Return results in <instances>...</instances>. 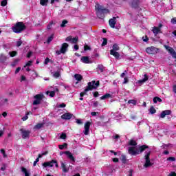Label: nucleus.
Returning <instances> with one entry per match:
<instances>
[{
	"label": "nucleus",
	"mask_w": 176,
	"mask_h": 176,
	"mask_svg": "<svg viewBox=\"0 0 176 176\" xmlns=\"http://www.w3.org/2000/svg\"><path fill=\"white\" fill-rule=\"evenodd\" d=\"M129 145H131L130 147L128 148V153L131 156H137V155H140V153H142L144 151H146L149 147L146 145L137 146V142L133 140H131L129 142Z\"/></svg>",
	"instance_id": "nucleus-1"
},
{
	"label": "nucleus",
	"mask_w": 176,
	"mask_h": 176,
	"mask_svg": "<svg viewBox=\"0 0 176 176\" xmlns=\"http://www.w3.org/2000/svg\"><path fill=\"white\" fill-rule=\"evenodd\" d=\"M95 10L96 12L97 16L101 20L104 19L105 14H108V13H109V10L104 8L102 6L98 3H96Z\"/></svg>",
	"instance_id": "nucleus-2"
},
{
	"label": "nucleus",
	"mask_w": 176,
	"mask_h": 176,
	"mask_svg": "<svg viewBox=\"0 0 176 176\" xmlns=\"http://www.w3.org/2000/svg\"><path fill=\"white\" fill-rule=\"evenodd\" d=\"M100 86V81H92L88 82V85L87 86L86 89H85L84 92H81L80 94V97H83L87 91H90V90H93V89H97Z\"/></svg>",
	"instance_id": "nucleus-3"
},
{
	"label": "nucleus",
	"mask_w": 176,
	"mask_h": 176,
	"mask_svg": "<svg viewBox=\"0 0 176 176\" xmlns=\"http://www.w3.org/2000/svg\"><path fill=\"white\" fill-rule=\"evenodd\" d=\"M24 30H25V25H24L23 22H18L12 27V31L15 32V34H20V32H22Z\"/></svg>",
	"instance_id": "nucleus-4"
},
{
	"label": "nucleus",
	"mask_w": 176,
	"mask_h": 176,
	"mask_svg": "<svg viewBox=\"0 0 176 176\" xmlns=\"http://www.w3.org/2000/svg\"><path fill=\"white\" fill-rule=\"evenodd\" d=\"M151 150H147L144 153L145 164L144 165V167H145V168H148V167H151V166H152V163H151V159L149 158V156H151Z\"/></svg>",
	"instance_id": "nucleus-5"
},
{
	"label": "nucleus",
	"mask_w": 176,
	"mask_h": 176,
	"mask_svg": "<svg viewBox=\"0 0 176 176\" xmlns=\"http://www.w3.org/2000/svg\"><path fill=\"white\" fill-rule=\"evenodd\" d=\"M68 43H64L62 44L60 49L59 50L56 51V54L60 56V54H65L68 51Z\"/></svg>",
	"instance_id": "nucleus-6"
},
{
	"label": "nucleus",
	"mask_w": 176,
	"mask_h": 176,
	"mask_svg": "<svg viewBox=\"0 0 176 176\" xmlns=\"http://www.w3.org/2000/svg\"><path fill=\"white\" fill-rule=\"evenodd\" d=\"M45 98V95L43 94H36L34 96V100L33 101V105H39L42 102V100Z\"/></svg>",
	"instance_id": "nucleus-7"
},
{
	"label": "nucleus",
	"mask_w": 176,
	"mask_h": 176,
	"mask_svg": "<svg viewBox=\"0 0 176 176\" xmlns=\"http://www.w3.org/2000/svg\"><path fill=\"white\" fill-rule=\"evenodd\" d=\"M146 52L148 53V54H157V53H159V49L151 46L147 47L146 49Z\"/></svg>",
	"instance_id": "nucleus-8"
},
{
	"label": "nucleus",
	"mask_w": 176,
	"mask_h": 176,
	"mask_svg": "<svg viewBox=\"0 0 176 176\" xmlns=\"http://www.w3.org/2000/svg\"><path fill=\"white\" fill-rule=\"evenodd\" d=\"M53 164H55L56 167H58V164H57V161L56 160H52L50 162H44L43 164V167H53Z\"/></svg>",
	"instance_id": "nucleus-9"
},
{
	"label": "nucleus",
	"mask_w": 176,
	"mask_h": 176,
	"mask_svg": "<svg viewBox=\"0 0 176 176\" xmlns=\"http://www.w3.org/2000/svg\"><path fill=\"white\" fill-rule=\"evenodd\" d=\"M164 47L167 52H168L170 56H172L173 58H176V52L175 50H174V48L168 45H164Z\"/></svg>",
	"instance_id": "nucleus-10"
},
{
	"label": "nucleus",
	"mask_w": 176,
	"mask_h": 176,
	"mask_svg": "<svg viewBox=\"0 0 176 176\" xmlns=\"http://www.w3.org/2000/svg\"><path fill=\"white\" fill-rule=\"evenodd\" d=\"M21 133L22 134V138L23 139L28 138L30 137V134H31V131L23 129H21Z\"/></svg>",
	"instance_id": "nucleus-11"
},
{
	"label": "nucleus",
	"mask_w": 176,
	"mask_h": 176,
	"mask_svg": "<svg viewBox=\"0 0 176 176\" xmlns=\"http://www.w3.org/2000/svg\"><path fill=\"white\" fill-rule=\"evenodd\" d=\"M91 124V123L90 122H87L85 124V131H84V134L85 135H89V132L90 131V125Z\"/></svg>",
	"instance_id": "nucleus-12"
},
{
	"label": "nucleus",
	"mask_w": 176,
	"mask_h": 176,
	"mask_svg": "<svg viewBox=\"0 0 176 176\" xmlns=\"http://www.w3.org/2000/svg\"><path fill=\"white\" fill-rule=\"evenodd\" d=\"M65 155L67 156V159L71 160L72 162L75 163V157L72 155V153L69 151H65Z\"/></svg>",
	"instance_id": "nucleus-13"
},
{
	"label": "nucleus",
	"mask_w": 176,
	"mask_h": 176,
	"mask_svg": "<svg viewBox=\"0 0 176 176\" xmlns=\"http://www.w3.org/2000/svg\"><path fill=\"white\" fill-rule=\"evenodd\" d=\"M80 60L84 64H91L93 63L90 60V58H89V56H82Z\"/></svg>",
	"instance_id": "nucleus-14"
},
{
	"label": "nucleus",
	"mask_w": 176,
	"mask_h": 176,
	"mask_svg": "<svg viewBox=\"0 0 176 176\" xmlns=\"http://www.w3.org/2000/svg\"><path fill=\"white\" fill-rule=\"evenodd\" d=\"M152 32H153L155 36H156L158 34H162V29L157 28L156 26L153 28Z\"/></svg>",
	"instance_id": "nucleus-15"
},
{
	"label": "nucleus",
	"mask_w": 176,
	"mask_h": 176,
	"mask_svg": "<svg viewBox=\"0 0 176 176\" xmlns=\"http://www.w3.org/2000/svg\"><path fill=\"white\" fill-rule=\"evenodd\" d=\"M168 115H171V111L170 110H165L161 113L160 118L162 119H164L166 118V116H167Z\"/></svg>",
	"instance_id": "nucleus-16"
},
{
	"label": "nucleus",
	"mask_w": 176,
	"mask_h": 176,
	"mask_svg": "<svg viewBox=\"0 0 176 176\" xmlns=\"http://www.w3.org/2000/svg\"><path fill=\"white\" fill-rule=\"evenodd\" d=\"M71 118H72V114H71L70 113H66L61 116V118L64 119L65 120H69Z\"/></svg>",
	"instance_id": "nucleus-17"
},
{
	"label": "nucleus",
	"mask_w": 176,
	"mask_h": 176,
	"mask_svg": "<svg viewBox=\"0 0 176 176\" xmlns=\"http://www.w3.org/2000/svg\"><path fill=\"white\" fill-rule=\"evenodd\" d=\"M109 25L111 28H115V25L116 24V17H113L109 21Z\"/></svg>",
	"instance_id": "nucleus-18"
},
{
	"label": "nucleus",
	"mask_w": 176,
	"mask_h": 176,
	"mask_svg": "<svg viewBox=\"0 0 176 176\" xmlns=\"http://www.w3.org/2000/svg\"><path fill=\"white\" fill-rule=\"evenodd\" d=\"M60 165L63 173H68V171H69V168H67L63 162H60Z\"/></svg>",
	"instance_id": "nucleus-19"
},
{
	"label": "nucleus",
	"mask_w": 176,
	"mask_h": 176,
	"mask_svg": "<svg viewBox=\"0 0 176 176\" xmlns=\"http://www.w3.org/2000/svg\"><path fill=\"white\" fill-rule=\"evenodd\" d=\"M132 8H138V4L140 3V0H131Z\"/></svg>",
	"instance_id": "nucleus-20"
},
{
	"label": "nucleus",
	"mask_w": 176,
	"mask_h": 176,
	"mask_svg": "<svg viewBox=\"0 0 176 176\" xmlns=\"http://www.w3.org/2000/svg\"><path fill=\"white\" fill-rule=\"evenodd\" d=\"M149 79V77L148 76V75L144 74V78L142 80H138V83H140V85H142L143 83H145V82H146V80H148Z\"/></svg>",
	"instance_id": "nucleus-21"
},
{
	"label": "nucleus",
	"mask_w": 176,
	"mask_h": 176,
	"mask_svg": "<svg viewBox=\"0 0 176 176\" xmlns=\"http://www.w3.org/2000/svg\"><path fill=\"white\" fill-rule=\"evenodd\" d=\"M74 78H75L76 80H78V82H80V80H82V79H83V76H82V75H80L79 74H76L74 75Z\"/></svg>",
	"instance_id": "nucleus-22"
},
{
	"label": "nucleus",
	"mask_w": 176,
	"mask_h": 176,
	"mask_svg": "<svg viewBox=\"0 0 176 176\" xmlns=\"http://www.w3.org/2000/svg\"><path fill=\"white\" fill-rule=\"evenodd\" d=\"M110 54H111V56H114L115 58L117 59L119 58V57H120V54L116 51V52L110 51Z\"/></svg>",
	"instance_id": "nucleus-23"
},
{
	"label": "nucleus",
	"mask_w": 176,
	"mask_h": 176,
	"mask_svg": "<svg viewBox=\"0 0 176 176\" xmlns=\"http://www.w3.org/2000/svg\"><path fill=\"white\" fill-rule=\"evenodd\" d=\"M112 96L110 94H106L100 98V100H107L108 98H111Z\"/></svg>",
	"instance_id": "nucleus-24"
},
{
	"label": "nucleus",
	"mask_w": 176,
	"mask_h": 176,
	"mask_svg": "<svg viewBox=\"0 0 176 176\" xmlns=\"http://www.w3.org/2000/svg\"><path fill=\"white\" fill-rule=\"evenodd\" d=\"M42 127H43V124L38 123V124H37L34 126V130H39V129H42Z\"/></svg>",
	"instance_id": "nucleus-25"
},
{
	"label": "nucleus",
	"mask_w": 176,
	"mask_h": 176,
	"mask_svg": "<svg viewBox=\"0 0 176 176\" xmlns=\"http://www.w3.org/2000/svg\"><path fill=\"white\" fill-rule=\"evenodd\" d=\"M48 2H49V0H40V4L42 6H47Z\"/></svg>",
	"instance_id": "nucleus-26"
},
{
	"label": "nucleus",
	"mask_w": 176,
	"mask_h": 176,
	"mask_svg": "<svg viewBox=\"0 0 176 176\" xmlns=\"http://www.w3.org/2000/svg\"><path fill=\"white\" fill-rule=\"evenodd\" d=\"M118 50H119V45H118V44H114L113 45V49L111 50L110 52H118Z\"/></svg>",
	"instance_id": "nucleus-27"
},
{
	"label": "nucleus",
	"mask_w": 176,
	"mask_h": 176,
	"mask_svg": "<svg viewBox=\"0 0 176 176\" xmlns=\"http://www.w3.org/2000/svg\"><path fill=\"white\" fill-rule=\"evenodd\" d=\"M154 104H156L158 101V102H162V99L157 96L155 97L153 100Z\"/></svg>",
	"instance_id": "nucleus-28"
},
{
	"label": "nucleus",
	"mask_w": 176,
	"mask_h": 176,
	"mask_svg": "<svg viewBox=\"0 0 176 176\" xmlns=\"http://www.w3.org/2000/svg\"><path fill=\"white\" fill-rule=\"evenodd\" d=\"M47 94H50V97H54L56 96V92L54 91H47Z\"/></svg>",
	"instance_id": "nucleus-29"
},
{
	"label": "nucleus",
	"mask_w": 176,
	"mask_h": 176,
	"mask_svg": "<svg viewBox=\"0 0 176 176\" xmlns=\"http://www.w3.org/2000/svg\"><path fill=\"white\" fill-rule=\"evenodd\" d=\"M59 149L63 150L64 148H67V146H68V144L67 143H64L63 144H60L58 146Z\"/></svg>",
	"instance_id": "nucleus-30"
},
{
	"label": "nucleus",
	"mask_w": 176,
	"mask_h": 176,
	"mask_svg": "<svg viewBox=\"0 0 176 176\" xmlns=\"http://www.w3.org/2000/svg\"><path fill=\"white\" fill-rule=\"evenodd\" d=\"M22 173H24L25 176H30V173L27 171V169L25 168H21Z\"/></svg>",
	"instance_id": "nucleus-31"
},
{
	"label": "nucleus",
	"mask_w": 176,
	"mask_h": 176,
	"mask_svg": "<svg viewBox=\"0 0 176 176\" xmlns=\"http://www.w3.org/2000/svg\"><path fill=\"white\" fill-rule=\"evenodd\" d=\"M104 67L102 65H99L98 66V69L100 71V72H104Z\"/></svg>",
	"instance_id": "nucleus-32"
},
{
	"label": "nucleus",
	"mask_w": 176,
	"mask_h": 176,
	"mask_svg": "<svg viewBox=\"0 0 176 176\" xmlns=\"http://www.w3.org/2000/svg\"><path fill=\"white\" fill-rule=\"evenodd\" d=\"M149 112L151 115H153V113H156V109H154L153 107H151L149 109Z\"/></svg>",
	"instance_id": "nucleus-33"
},
{
	"label": "nucleus",
	"mask_w": 176,
	"mask_h": 176,
	"mask_svg": "<svg viewBox=\"0 0 176 176\" xmlns=\"http://www.w3.org/2000/svg\"><path fill=\"white\" fill-rule=\"evenodd\" d=\"M53 76L54 78H60V72H56L53 74Z\"/></svg>",
	"instance_id": "nucleus-34"
},
{
	"label": "nucleus",
	"mask_w": 176,
	"mask_h": 176,
	"mask_svg": "<svg viewBox=\"0 0 176 176\" xmlns=\"http://www.w3.org/2000/svg\"><path fill=\"white\" fill-rule=\"evenodd\" d=\"M129 104H132L133 105H137V100H130L128 101Z\"/></svg>",
	"instance_id": "nucleus-35"
},
{
	"label": "nucleus",
	"mask_w": 176,
	"mask_h": 176,
	"mask_svg": "<svg viewBox=\"0 0 176 176\" xmlns=\"http://www.w3.org/2000/svg\"><path fill=\"white\" fill-rule=\"evenodd\" d=\"M65 24H68V21L67 20L63 21L62 23L60 24V27L62 28H64V27H65Z\"/></svg>",
	"instance_id": "nucleus-36"
},
{
	"label": "nucleus",
	"mask_w": 176,
	"mask_h": 176,
	"mask_svg": "<svg viewBox=\"0 0 176 176\" xmlns=\"http://www.w3.org/2000/svg\"><path fill=\"white\" fill-rule=\"evenodd\" d=\"M1 153L3 155V157H8V155H6V153L5 151V149L1 148Z\"/></svg>",
	"instance_id": "nucleus-37"
},
{
	"label": "nucleus",
	"mask_w": 176,
	"mask_h": 176,
	"mask_svg": "<svg viewBox=\"0 0 176 176\" xmlns=\"http://www.w3.org/2000/svg\"><path fill=\"white\" fill-rule=\"evenodd\" d=\"M107 43H108V39H107V38H103L102 46H107Z\"/></svg>",
	"instance_id": "nucleus-38"
},
{
	"label": "nucleus",
	"mask_w": 176,
	"mask_h": 176,
	"mask_svg": "<svg viewBox=\"0 0 176 176\" xmlns=\"http://www.w3.org/2000/svg\"><path fill=\"white\" fill-rule=\"evenodd\" d=\"M53 38H54V34H52L47 41V43H49L50 42H52L53 41Z\"/></svg>",
	"instance_id": "nucleus-39"
},
{
	"label": "nucleus",
	"mask_w": 176,
	"mask_h": 176,
	"mask_svg": "<svg viewBox=\"0 0 176 176\" xmlns=\"http://www.w3.org/2000/svg\"><path fill=\"white\" fill-rule=\"evenodd\" d=\"M9 54H10V57H14V56H16V54H17V52L12 51L11 52H9Z\"/></svg>",
	"instance_id": "nucleus-40"
},
{
	"label": "nucleus",
	"mask_w": 176,
	"mask_h": 176,
	"mask_svg": "<svg viewBox=\"0 0 176 176\" xmlns=\"http://www.w3.org/2000/svg\"><path fill=\"white\" fill-rule=\"evenodd\" d=\"M28 115H30V112H28L25 114V116L22 118V120H23V122H25V120H27V119H28Z\"/></svg>",
	"instance_id": "nucleus-41"
},
{
	"label": "nucleus",
	"mask_w": 176,
	"mask_h": 176,
	"mask_svg": "<svg viewBox=\"0 0 176 176\" xmlns=\"http://www.w3.org/2000/svg\"><path fill=\"white\" fill-rule=\"evenodd\" d=\"M8 5V0H3L1 3V6H6Z\"/></svg>",
	"instance_id": "nucleus-42"
},
{
	"label": "nucleus",
	"mask_w": 176,
	"mask_h": 176,
	"mask_svg": "<svg viewBox=\"0 0 176 176\" xmlns=\"http://www.w3.org/2000/svg\"><path fill=\"white\" fill-rule=\"evenodd\" d=\"M1 166H2L1 168V171H5V170H6V164L3 163Z\"/></svg>",
	"instance_id": "nucleus-43"
},
{
	"label": "nucleus",
	"mask_w": 176,
	"mask_h": 176,
	"mask_svg": "<svg viewBox=\"0 0 176 176\" xmlns=\"http://www.w3.org/2000/svg\"><path fill=\"white\" fill-rule=\"evenodd\" d=\"M31 65H32V60H29L24 66V67L25 68V67H31Z\"/></svg>",
	"instance_id": "nucleus-44"
},
{
	"label": "nucleus",
	"mask_w": 176,
	"mask_h": 176,
	"mask_svg": "<svg viewBox=\"0 0 176 176\" xmlns=\"http://www.w3.org/2000/svg\"><path fill=\"white\" fill-rule=\"evenodd\" d=\"M60 138L61 140H65V138H67V135L65 133H62L60 136Z\"/></svg>",
	"instance_id": "nucleus-45"
},
{
	"label": "nucleus",
	"mask_w": 176,
	"mask_h": 176,
	"mask_svg": "<svg viewBox=\"0 0 176 176\" xmlns=\"http://www.w3.org/2000/svg\"><path fill=\"white\" fill-rule=\"evenodd\" d=\"M167 160H168L169 162H175V157H169L168 158H167Z\"/></svg>",
	"instance_id": "nucleus-46"
},
{
	"label": "nucleus",
	"mask_w": 176,
	"mask_h": 176,
	"mask_svg": "<svg viewBox=\"0 0 176 176\" xmlns=\"http://www.w3.org/2000/svg\"><path fill=\"white\" fill-rule=\"evenodd\" d=\"M123 85H126V83H129V78L127 77H124Z\"/></svg>",
	"instance_id": "nucleus-47"
},
{
	"label": "nucleus",
	"mask_w": 176,
	"mask_h": 176,
	"mask_svg": "<svg viewBox=\"0 0 176 176\" xmlns=\"http://www.w3.org/2000/svg\"><path fill=\"white\" fill-rule=\"evenodd\" d=\"M76 42H78V38H72V41L71 43H76Z\"/></svg>",
	"instance_id": "nucleus-48"
},
{
	"label": "nucleus",
	"mask_w": 176,
	"mask_h": 176,
	"mask_svg": "<svg viewBox=\"0 0 176 176\" xmlns=\"http://www.w3.org/2000/svg\"><path fill=\"white\" fill-rule=\"evenodd\" d=\"M52 25H53V21H51L47 27V30H51Z\"/></svg>",
	"instance_id": "nucleus-49"
},
{
	"label": "nucleus",
	"mask_w": 176,
	"mask_h": 176,
	"mask_svg": "<svg viewBox=\"0 0 176 176\" xmlns=\"http://www.w3.org/2000/svg\"><path fill=\"white\" fill-rule=\"evenodd\" d=\"M66 42H71L72 41V37L71 36H68L65 39Z\"/></svg>",
	"instance_id": "nucleus-50"
},
{
	"label": "nucleus",
	"mask_w": 176,
	"mask_h": 176,
	"mask_svg": "<svg viewBox=\"0 0 176 176\" xmlns=\"http://www.w3.org/2000/svg\"><path fill=\"white\" fill-rule=\"evenodd\" d=\"M76 120L77 124H83V122H82V120H80V119H76Z\"/></svg>",
	"instance_id": "nucleus-51"
},
{
	"label": "nucleus",
	"mask_w": 176,
	"mask_h": 176,
	"mask_svg": "<svg viewBox=\"0 0 176 176\" xmlns=\"http://www.w3.org/2000/svg\"><path fill=\"white\" fill-rule=\"evenodd\" d=\"M142 40L144 42H148V41H149V38H148V36H146L142 37Z\"/></svg>",
	"instance_id": "nucleus-52"
},
{
	"label": "nucleus",
	"mask_w": 176,
	"mask_h": 176,
	"mask_svg": "<svg viewBox=\"0 0 176 176\" xmlns=\"http://www.w3.org/2000/svg\"><path fill=\"white\" fill-rule=\"evenodd\" d=\"M5 134V128H3V130H0V138Z\"/></svg>",
	"instance_id": "nucleus-53"
},
{
	"label": "nucleus",
	"mask_w": 176,
	"mask_h": 176,
	"mask_svg": "<svg viewBox=\"0 0 176 176\" xmlns=\"http://www.w3.org/2000/svg\"><path fill=\"white\" fill-rule=\"evenodd\" d=\"M58 107V108H65L66 104L65 103H62V104H59Z\"/></svg>",
	"instance_id": "nucleus-54"
},
{
	"label": "nucleus",
	"mask_w": 176,
	"mask_h": 176,
	"mask_svg": "<svg viewBox=\"0 0 176 176\" xmlns=\"http://www.w3.org/2000/svg\"><path fill=\"white\" fill-rule=\"evenodd\" d=\"M23 42L21 41L16 42V46L17 47H20V45H22Z\"/></svg>",
	"instance_id": "nucleus-55"
},
{
	"label": "nucleus",
	"mask_w": 176,
	"mask_h": 176,
	"mask_svg": "<svg viewBox=\"0 0 176 176\" xmlns=\"http://www.w3.org/2000/svg\"><path fill=\"white\" fill-rule=\"evenodd\" d=\"M126 74H127V71L125 70L124 73H122L120 76L121 78H124L126 76Z\"/></svg>",
	"instance_id": "nucleus-56"
},
{
	"label": "nucleus",
	"mask_w": 176,
	"mask_h": 176,
	"mask_svg": "<svg viewBox=\"0 0 176 176\" xmlns=\"http://www.w3.org/2000/svg\"><path fill=\"white\" fill-rule=\"evenodd\" d=\"M38 162H39V158L36 159V160L34 162L33 166H36V163H38Z\"/></svg>",
	"instance_id": "nucleus-57"
},
{
	"label": "nucleus",
	"mask_w": 176,
	"mask_h": 176,
	"mask_svg": "<svg viewBox=\"0 0 176 176\" xmlns=\"http://www.w3.org/2000/svg\"><path fill=\"white\" fill-rule=\"evenodd\" d=\"M98 113V112H94V111H93V112L91 113V115L92 116H97Z\"/></svg>",
	"instance_id": "nucleus-58"
},
{
	"label": "nucleus",
	"mask_w": 176,
	"mask_h": 176,
	"mask_svg": "<svg viewBox=\"0 0 176 176\" xmlns=\"http://www.w3.org/2000/svg\"><path fill=\"white\" fill-rule=\"evenodd\" d=\"M172 24H176V18H173L171 19Z\"/></svg>",
	"instance_id": "nucleus-59"
},
{
	"label": "nucleus",
	"mask_w": 176,
	"mask_h": 176,
	"mask_svg": "<svg viewBox=\"0 0 176 176\" xmlns=\"http://www.w3.org/2000/svg\"><path fill=\"white\" fill-rule=\"evenodd\" d=\"M84 50H90V47H89V45H85V47H84Z\"/></svg>",
	"instance_id": "nucleus-60"
},
{
	"label": "nucleus",
	"mask_w": 176,
	"mask_h": 176,
	"mask_svg": "<svg viewBox=\"0 0 176 176\" xmlns=\"http://www.w3.org/2000/svg\"><path fill=\"white\" fill-rule=\"evenodd\" d=\"M31 56H32V52H29L28 53V55H27L28 58H30V57H31Z\"/></svg>",
	"instance_id": "nucleus-61"
},
{
	"label": "nucleus",
	"mask_w": 176,
	"mask_h": 176,
	"mask_svg": "<svg viewBox=\"0 0 176 176\" xmlns=\"http://www.w3.org/2000/svg\"><path fill=\"white\" fill-rule=\"evenodd\" d=\"M49 61H50V59H49V58H46L45 60L44 64H47Z\"/></svg>",
	"instance_id": "nucleus-62"
},
{
	"label": "nucleus",
	"mask_w": 176,
	"mask_h": 176,
	"mask_svg": "<svg viewBox=\"0 0 176 176\" xmlns=\"http://www.w3.org/2000/svg\"><path fill=\"white\" fill-rule=\"evenodd\" d=\"M168 176H176L175 172H171Z\"/></svg>",
	"instance_id": "nucleus-63"
},
{
	"label": "nucleus",
	"mask_w": 176,
	"mask_h": 176,
	"mask_svg": "<svg viewBox=\"0 0 176 176\" xmlns=\"http://www.w3.org/2000/svg\"><path fill=\"white\" fill-rule=\"evenodd\" d=\"M129 176H133V170H130L129 171Z\"/></svg>",
	"instance_id": "nucleus-64"
}]
</instances>
